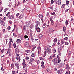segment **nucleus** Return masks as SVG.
Here are the masks:
<instances>
[{"label":"nucleus","instance_id":"obj_24","mask_svg":"<svg viewBox=\"0 0 74 74\" xmlns=\"http://www.w3.org/2000/svg\"><path fill=\"white\" fill-rule=\"evenodd\" d=\"M33 60H34V59H33V58H31L30 59V61L33 62Z\"/></svg>","mask_w":74,"mask_h":74},{"label":"nucleus","instance_id":"obj_17","mask_svg":"<svg viewBox=\"0 0 74 74\" xmlns=\"http://www.w3.org/2000/svg\"><path fill=\"white\" fill-rule=\"evenodd\" d=\"M9 10V8H6L5 9H4V12H5V13L6 12V11H8V10Z\"/></svg>","mask_w":74,"mask_h":74},{"label":"nucleus","instance_id":"obj_30","mask_svg":"<svg viewBox=\"0 0 74 74\" xmlns=\"http://www.w3.org/2000/svg\"><path fill=\"white\" fill-rule=\"evenodd\" d=\"M14 60H15V57L13 56L12 59V62H14Z\"/></svg>","mask_w":74,"mask_h":74},{"label":"nucleus","instance_id":"obj_34","mask_svg":"<svg viewBox=\"0 0 74 74\" xmlns=\"http://www.w3.org/2000/svg\"><path fill=\"white\" fill-rule=\"evenodd\" d=\"M10 12H8V13H7V14H6V16H8V15H9V14H10Z\"/></svg>","mask_w":74,"mask_h":74},{"label":"nucleus","instance_id":"obj_5","mask_svg":"<svg viewBox=\"0 0 74 74\" xmlns=\"http://www.w3.org/2000/svg\"><path fill=\"white\" fill-rule=\"evenodd\" d=\"M31 25V22H28L26 24V26L27 27H30V26Z\"/></svg>","mask_w":74,"mask_h":74},{"label":"nucleus","instance_id":"obj_57","mask_svg":"<svg viewBox=\"0 0 74 74\" xmlns=\"http://www.w3.org/2000/svg\"><path fill=\"white\" fill-rule=\"evenodd\" d=\"M68 21H66V22H65V23L66 25H67L68 24Z\"/></svg>","mask_w":74,"mask_h":74},{"label":"nucleus","instance_id":"obj_29","mask_svg":"<svg viewBox=\"0 0 74 74\" xmlns=\"http://www.w3.org/2000/svg\"><path fill=\"white\" fill-rule=\"evenodd\" d=\"M57 42V39L56 38L54 39V42L55 43L56 42Z\"/></svg>","mask_w":74,"mask_h":74},{"label":"nucleus","instance_id":"obj_35","mask_svg":"<svg viewBox=\"0 0 74 74\" xmlns=\"http://www.w3.org/2000/svg\"><path fill=\"white\" fill-rule=\"evenodd\" d=\"M58 63H60V62H61V60L58 59Z\"/></svg>","mask_w":74,"mask_h":74},{"label":"nucleus","instance_id":"obj_62","mask_svg":"<svg viewBox=\"0 0 74 74\" xmlns=\"http://www.w3.org/2000/svg\"><path fill=\"white\" fill-rule=\"evenodd\" d=\"M41 64H42V65H44V62L43 61H42L41 62Z\"/></svg>","mask_w":74,"mask_h":74},{"label":"nucleus","instance_id":"obj_63","mask_svg":"<svg viewBox=\"0 0 74 74\" xmlns=\"http://www.w3.org/2000/svg\"><path fill=\"white\" fill-rule=\"evenodd\" d=\"M51 25H54V23H53V21L51 22Z\"/></svg>","mask_w":74,"mask_h":74},{"label":"nucleus","instance_id":"obj_41","mask_svg":"<svg viewBox=\"0 0 74 74\" xmlns=\"http://www.w3.org/2000/svg\"><path fill=\"white\" fill-rule=\"evenodd\" d=\"M2 18H0V23H1L3 22V20H2Z\"/></svg>","mask_w":74,"mask_h":74},{"label":"nucleus","instance_id":"obj_36","mask_svg":"<svg viewBox=\"0 0 74 74\" xmlns=\"http://www.w3.org/2000/svg\"><path fill=\"white\" fill-rule=\"evenodd\" d=\"M36 62L37 64H39V63H40V61L38 60H36Z\"/></svg>","mask_w":74,"mask_h":74},{"label":"nucleus","instance_id":"obj_19","mask_svg":"<svg viewBox=\"0 0 74 74\" xmlns=\"http://www.w3.org/2000/svg\"><path fill=\"white\" fill-rule=\"evenodd\" d=\"M73 53V52L72 51H69V53L68 54L69 56H70V55H71V53Z\"/></svg>","mask_w":74,"mask_h":74},{"label":"nucleus","instance_id":"obj_33","mask_svg":"<svg viewBox=\"0 0 74 74\" xmlns=\"http://www.w3.org/2000/svg\"><path fill=\"white\" fill-rule=\"evenodd\" d=\"M45 71H47L48 72H49V70L47 68L45 70Z\"/></svg>","mask_w":74,"mask_h":74},{"label":"nucleus","instance_id":"obj_38","mask_svg":"<svg viewBox=\"0 0 74 74\" xmlns=\"http://www.w3.org/2000/svg\"><path fill=\"white\" fill-rule=\"evenodd\" d=\"M9 22L10 24H12V21H11V20L9 21Z\"/></svg>","mask_w":74,"mask_h":74},{"label":"nucleus","instance_id":"obj_3","mask_svg":"<svg viewBox=\"0 0 74 74\" xmlns=\"http://www.w3.org/2000/svg\"><path fill=\"white\" fill-rule=\"evenodd\" d=\"M54 2H55V3L56 4H58L59 5H60L61 3H62V1L61 0H54Z\"/></svg>","mask_w":74,"mask_h":74},{"label":"nucleus","instance_id":"obj_37","mask_svg":"<svg viewBox=\"0 0 74 74\" xmlns=\"http://www.w3.org/2000/svg\"><path fill=\"white\" fill-rule=\"evenodd\" d=\"M6 19V17H5L4 18H3V21H5Z\"/></svg>","mask_w":74,"mask_h":74},{"label":"nucleus","instance_id":"obj_48","mask_svg":"<svg viewBox=\"0 0 74 74\" xmlns=\"http://www.w3.org/2000/svg\"><path fill=\"white\" fill-rule=\"evenodd\" d=\"M7 29L8 30H10V29H11V27H10V26H8V27Z\"/></svg>","mask_w":74,"mask_h":74},{"label":"nucleus","instance_id":"obj_61","mask_svg":"<svg viewBox=\"0 0 74 74\" xmlns=\"http://www.w3.org/2000/svg\"><path fill=\"white\" fill-rule=\"evenodd\" d=\"M24 37L25 38H27L28 37V36H27V35H25L24 36Z\"/></svg>","mask_w":74,"mask_h":74},{"label":"nucleus","instance_id":"obj_51","mask_svg":"<svg viewBox=\"0 0 74 74\" xmlns=\"http://www.w3.org/2000/svg\"><path fill=\"white\" fill-rule=\"evenodd\" d=\"M38 49L39 51H41V48L40 47H38Z\"/></svg>","mask_w":74,"mask_h":74},{"label":"nucleus","instance_id":"obj_32","mask_svg":"<svg viewBox=\"0 0 74 74\" xmlns=\"http://www.w3.org/2000/svg\"><path fill=\"white\" fill-rule=\"evenodd\" d=\"M36 29H37L38 32H40V31H41V29H40V28L39 27H38Z\"/></svg>","mask_w":74,"mask_h":74},{"label":"nucleus","instance_id":"obj_46","mask_svg":"<svg viewBox=\"0 0 74 74\" xmlns=\"http://www.w3.org/2000/svg\"><path fill=\"white\" fill-rule=\"evenodd\" d=\"M69 4V1H66V4L67 5H68Z\"/></svg>","mask_w":74,"mask_h":74},{"label":"nucleus","instance_id":"obj_52","mask_svg":"<svg viewBox=\"0 0 74 74\" xmlns=\"http://www.w3.org/2000/svg\"><path fill=\"white\" fill-rule=\"evenodd\" d=\"M68 37H66L65 38L64 40H68Z\"/></svg>","mask_w":74,"mask_h":74},{"label":"nucleus","instance_id":"obj_22","mask_svg":"<svg viewBox=\"0 0 74 74\" xmlns=\"http://www.w3.org/2000/svg\"><path fill=\"white\" fill-rule=\"evenodd\" d=\"M26 64H24L23 65V68H25V67H26Z\"/></svg>","mask_w":74,"mask_h":74},{"label":"nucleus","instance_id":"obj_43","mask_svg":"<svg viewBox=\"0 0 74 74\" xmlns=\"http://www.w3.org/2000/svg\"><path fill=\"white\" fill-rule=\"evenodd\" d=\"M12 74H15V71H12Z\"/></svg>","mask_w":74,"mask_h":74},{"label":"nucleus","instance_id":"obj_49","mask_svg":"<svg viewBox=\"0 0 74 74\" xmlns=\"http://www.w3.org/2000/svg\"><path fill=\"white\" fill-rule=\"evenodd\" d=\"M15 51H18L19 50L18 49V48H17L15 49Z\"/></svg>","mask_w":74,"mask_h":74},{"label":"nucleus","instance_id":"obj_27","mask_svg":"<svg viewBox=\"0 0 74 74\" xmlns=\"http://www.w3.org/2000/svg\"><path fill=\"white\" fill-rule=\"evenodd\" d=\"M11 67H12L13 69H14V65L13 64H12Z\"/></svg>","mask_w":74,"mask_h":74},{"label":"nucleus","instance_id":"obj_18","mask_svg":"<svg viewBox=\"0 0 74 74\" xmlns=\"http://www.w3.org/2000/svg\"><path fill=\"white\" fill-rule=\"evenodd\" d=\"M43 36V35H42L41 34H40L39 35V37L40 38H42Z\"/></svg>","mask_w":74,"mask_h":74},{"label":"nucleus","instance_id":"obj_39","mask_svg":"<svg viewBox=\"0 0 74 74\" xmlns=\"http://www.w3.org/2000/svg\"><path fill=\"white\" fill-rule=\"evenodd\" d=\"M13 46L15 48V47H16V44H15V43H14L13 44Z\"/></svg>","mask_w":74,"mask_h":74},{"label":"nucleus","instance_id":"obj_53","mask_svg":"<svg viewBox=\"0 0 74 74\" xmlns=\"http://www.w3.org/2000/svg\"><path fill=\"white\" fill-rule=\"evenodd\" d=\"M66 45H67L69 44V43L66 42H64Z\"/></svg>","mask_w":74,"mask_h":74},{"label":"nucleus","instance_id":"obj_64","mask_svg":"<svg viewBox=\"0 0 74 74\" xmlns=\"http://www.w3.org/2000/svg\"><path fill=\"white\" fill-rule=\"evenodd\" d=\"M16 53H19V51H16Z\"/></svg>","mask_w":74,"mask_h":74},{"label":"nucleus","instance_id":"obj_9","mask_svg":"<svg viewBox=\"0 0 74 74\" xmlns=\"http://www.w3.org/2000/svg\"><path fill=\"white\" fill-rule=\"evenodd\" d=\"M16 66L17 67V69L18 70L19 69V64L16 63L15 64Z\"/></svg>","mask_w":74,"mask_h":74},{"label":"nucleus","instance_id":"obj_1","mask_svg":"<svg viewBox=\"0 0 74 74\" xmlns=\"http://www.w3.org/2000/svg\"><path fill=\"white\" fill-rule=\"evenodd\" d=\"M51 48H52V47L50 46H47L45 47V50L49 54L51 53Z\"/></svg>","mask_w":74,"mask_h":74},{"label":"nucleus","instance_id":"obj_42","mask_svg":"<svg viewBox=\"0 0 74 74\" xmlns=\"http://www.w3.org/2000/svg\"><path fill=\"white\" fill-rule=\"evenodd\" d=\"M1 51L2 53H4V49H2L1 50Z\"/></svg>","mask_w":74,"mask_h":74},{"label":"nucleus","instance_id":"obj_23","mask_svg":"<svg viewBox=\"0 0 74 74\" xmlns=\"http://www.w3.org/2000/svg\"><path fill=\"white\" fill-rule=\"evenodd\" d=\"M31 57H35V54L34 53H32L31 55Z\"/></svg>","mask_w":74,"mask_h":74},{"label":"nucleus","instance_id":"obj_45","mask_svg":"<svg viewBox=\"0 0 74 74\" xmlns=\"http://www.w3.org/2000/svg\"><path fill=\"white\" fill-rule=\"evenodd\" d=\"M23 63H24V64H25V60L24 59H23Z\"/></svg>","mask_w":74,"mask_h":74},{"label":"nucleus","instance_id":"obj_16","mask_svg":"<svg viewBox=\"0 0 74 74\" xmlns=\"http://www.w3.org/2000/svg\"><path fill=\"white\" fill-rule=\"evenodd\" d=\"M63 31L64 32H66V27H64L63 28Z\"/></svg>","mask_w":74,"mask_h":74},{"label":"nucleus","instance_id":"obj_58","mask_svg":"<svg viewBox=\"0 0 74 74\" xmlns=\"http://www.w3.org/2000/svg\"><path fill=\"white\" fill-rule=\"evenodd\" d=\"M19 13H17V14H16V16H19Z\"/></svg>","mask_w":74,"mask_h":74},{"label":"nucleus","instance_id":"obj_10","mask_svg":"<svg viewBox=\"0 0 74 74\" xmlns=\"http://www.w3.org/2000/svg\"><path fill=\"white\" fill-rule=\"evenodd\" d=\"M16 59L18 62H20L21 60V58H20V56H17Z\"/></svg>","mask_w":74,"mask_h":74},{"label":"nucleus","instance_id":"obj_7","mask_svg":"<svg viewBox=\"0 0 74 74\" xmlns=\"http://www.w3.org/2000/svg\"><path fill=\"white\" fill-rule=\"evenodd\" d=\"M11 52V49H8V50H7V52H6V53H7V55H8Z\"/></svg>","mask_w":74,"mask_h":74},{"label":"nucleus","instance_id":"obj_25","mask_svg":"<svg viewBox=\"0 0 74 74\" xmlns=\"http://www.w3.org/2000/svg\"><path fill=\"white\" fill-rule=\"evenodd\" d=\"M13 36L14 37H17V35H16V34L14 33H13Z\"/></svg>","mask_w":74,"mask_h":74},{"label":"nucleus","instance_id":"obj_12","mask_svg":"<svg viewBox=\"0 0 74 74\" xmlns=\"http://www.w3.org/2000/svg\"><path fill=\"white\" fill-rule=\"evenodd\" d=\"M49 32H54L55 31V30H53V28H49Z\"/></svg>","mask_w":74,"mask_h":74},{"label":"nucleus","instance_id":"obj_26","mask_svg":"<svg viewBox=\"0 0 74 74\" xmlns=\"http://www.w3.org/2000/svg\"><path fill=\"white\" fill-rule=\"evenodd\" d=\"M65 6V4H63L61 7V8H64V7Z\"/></svg>","mask_w":74,"mask_h":74},{"label":"nucleus","instance_id":"obj_20","mask_svg":"<svg viewBox=\"0 0 74 74\" xmlns=\"http://www.w3.org/2000/svg\"><path fill=\"white\" fill-rule=\"evenodd\" d=\"M40 59L41 60H44V59H45L44 58H42V57H41Z\"/></svg>","mask_w":74,"mask_h":74},{"label":"nucleus","instance_id":"obj_55","mask_svg":"<svg viewBox=\"0 0 74 74\" xmlns=\"http://www.w3.org/2000/svg\"><path fill=\"white\" fill-rule=\"evenodd\" d=\"M9 48H11V43H10L9 44Z\"/></svg>","mask_w":74,"mask_h":74},{"label":"nucleus","instance_id":"obj_31","mask_svg":"<svg viewBox=\"0 0 74 74\" xmlns=\"http://www.w3.org/2000/svg\"><path fill=\"white\" fill-rule=\"evenodd\" d=\"M46 14V16L47 17H48V16H49V13L47 12Z\"/></svg>","mask_w":74,"mask_h":74},{"label":"nucleus","instance_id":"obj_59","mask_svg":"<svg viewBox=\"0 0 74 74\" xmlns=\"http://www.w3.org/2000/svg\"><path fill=\"white\" fill-rule=\"evenodd\" d=\"M41 66H42V68H43V69H44L45 67L44 66V65H42Z\"/></svg>","mask_w":74,"mask_h":74},{"label":"nucleus","instance_id":"obj_13","mask_svg":"<svg viewBox=\"0 0 74 74\" xmlns=\"http://www.w3.org/2000/svg\"><path fill=\"white\" fill-rule=\"evenodd\" d=\"M14 16L13 15H11L10 16H9V19H13L14 18Z\"/></svg>","mask_w":74,"mask_h":74},{"label":"nucleus","instance_id":"obj_11","mask_svg":"<svg viewBox=\"0 0 74 74\" xmlns=\"http://www.w3.org/2000/svg\"><path fill=\"white\" fill-rule=\"evenodd\" d=\"M66 69H67L68 70H69V69H70V67H69V65L68 64L66 65Z\"/></svg>","mask_w":74,"mask_h":74},{"label":"nucleus","instance_id":"obj_54","mask_svg":"<svg viewBox=\"0 0 74 74\" xmlns=\"http://www.w3.org/2000/svg\"><path fill=\"white\" fill-rule=\"evenodd\" d=\"M25 59L26 60H28V59H29V57L27 56L26 57Z\"/></svg>","mask_w":74,"mask_h":74},{"label":"nucleus","instance_id":"obj_44","mask_svg":"<svg viewBox=\"0 0 74 74\" xmlns=\"http://www.w3.org/2000/svg\"><path fill=\"white\" fill-rule=\"evenodd\" d=\"M51 4H53V3H55V2H54V1H53V0H51Z\"/></svg>","mask_w":74,"mask_h":74},{"label":"nucleus","instance_id":"obj_14","mask_svg":"<svg viewBox=\"0 0 74 74\" xmlns=\"http://www.w3.org/2000/svg\"><path fill=\"white\" fill-rule=\"evenodd\" d=\"M26 26L24 25V26L23 27V29L24 30V32H25V31H26V28L25 27H26Z\"/></svg>","mask_w":74,"mask_h":74},{"label":"nucleus","instance_id":"obj_8","mask_svg":"<svg viewBox=\"0 0 74 74\" xmlns=\"http://www.w3.org/2000/svg\"><path fill=\"white\" fill-rule=\"evenodd\" d=\"M24 45L25 47H28V46H29V43L27 42L25 43Z\"/></svg>","mask_w":74,"mask_h":74},{"label":"nucleus","instance_id":"obj_4","mask_svg":"<svg viewBox=\"0 0 74 74\" xmlns=\"http://www.w3.org/2000/svg\"><path fill=\"white\" fill-rule=\"evenodd\" d=\"M64 63H61L59 65V67L60 68V67H64Z\"/></svg>","mask_w":74,"mask_h":74},{"label":"nucleus","instance_id":"obj_15","mask_svg":"<svg viewBox=\"0 0 74 74\" xmlns=\"http://www.w3.org/2000/svg\"><path fill=\"white\" fill-rule=\"evenodd\" d=\"M16 42L17 43H21V40L19 39H17Z\"/></svg>","mask_w":74,"mask_h":74},{"label":"nucleus","instance_id":"obj_60","mask_svg":"<svg viewBox=\"0 0 74 74\" xmlns=\"http://www.w3.org/2000/svg\"><path fill=\"white\" fill-rule=\"evenodd\" d=\"M57 73L58 74H60V71H57Z\"/></svg>","mask_w":74,"mask_h":74},{"label":"nucleus","instance_id":"obj_6","mask_svg":"<svg viewBox=\"0 0 74 74\" xmlns=\"http://www.w3.org/2000/svg\"><path fill=\"white\" fill-rule=\"evenodd\" d=\"M36 24H36V29H37V26H38V25H40V21H37L36 22Z\"/></svg>","mask_w":74,"mask_h":74},{"label":"nucleus","instance_id":"obj_40","mask_svg":"<svg viewBox=\"0 0 74 74\" xmlns=\"http://www.w3.org/2000/svg\"><path fill=\"white\" fill-rule=\"evenodd\" d=\"M61 50V48H59L58 49V52H60V50Z\"/></svg>","mask_w":74,"mask_h":74},{"label":"nucleus","instance_id":"obj_28","mask_svg":"<svg viewBox=\"0 0 74 74\" xmlns=\"http://www.w3.org/2000/svg\"><path fill=\"white\" fill-rule=\"evenodd\" d=\"M51 15H56V14L55 13V12H53V13H51Z\"/></svg>","mask_w":74,"mask_h":74},{"label":"nucleus","instance_id":"obj_21","mask_svg":"<svg viewBox=\"0 0 74 74\" xmlns=\"http://www.w3.org/2000/svg\"><path fill=\"white\" fill-rule=\"evenodd\" d=\"M1 25L2 26V27H3L5 26V24L2 22L1 24Z\"/></svg>","mask_w":74,"mask_h":74},{"label":"nucleus","instance_id":"obj_47","mask_svg":"<svg viewBox=\"0 0 74 74\" xmlns=\"http://www.w3.org/2000/svg\"><path fill=\"white\" fill-rule=\"evenodd\" d=\"M19 18L20 19H21V18H22V16L21 15H20L19 16Z\"/></svg>","mask_w":74,"mask_h":74},{"label":"nucleus","instance_id":"obj_2","mask_svg":"<svg viewBox=\"0 0 74 74\" xmlns=\"http://www.w3.org/2000/svg\"><path fill=\"white\" fill-rule=\"evenodd\" d=\"M53 63L54 65H58V59L56 58H55L52 60Z\"/></svg>","mask_w":74,"mask_h":74},{"label":"nucleus","instance_id":"obj_50","mask_svg":"<svg viewBox=\"0 0 74 74\" xmlns=\"http://www.w3.org/2000/svg\"><path fill=\"white\" fill-rule=\"evenodd\" d=\"M41 18L42 19H43L44 18V16H43V15H41Z\"/></svg>","mask_w":74,"mask_h":74},{"label":"nucleus","instance_id":"obj_56","mask_svg":"<svg viewBox=\"0 0 74 74\" xmlns=\"http://www.w3.org/2000/svg\"><path fill=\"white\" fill-rule=\"evenodd\" d=\"M31 40L32 42H34V39L33 38V37L31 38Z\"/></svg>","mask_w":74,"mask_h":74}]
</instances>
